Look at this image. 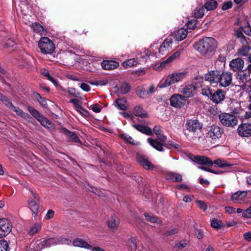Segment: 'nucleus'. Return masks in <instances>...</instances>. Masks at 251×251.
Segmentation results:
<instances>
[{"instance_id":"nucleus-1","label":"nucleus","mask_w":251,"mask_h":251,"mask_svg":"<svg viewBox=\"0 0 251 251\" xmlns=\"http://www.w3.org/2000/svg\"><path fill=\"white\" fill-rule=\"evenodd\" d=\"M194 48L201 55L209 58L217 48V42L212 37H205L195 44Z\"/></svg>"},{"instance_id":"nucleus-2","label":"nucleus","mask_w":251,"mask_h":251,"mask_svg":"<svg viewBox=\"0 0 251 251\" xmlns=\"http://www.w3.org/2000/svg\"><path fill=\"white\" fill-rule=\"evenodd\" d=\"M187 73L185 71L170 74L165 80L160 83V88H164L176 83L184 78Z\"/></svg>"},{"instance_id":"nucleus-3","label":"nucleus","mask_w":251,"mask_h":251,"mask_svg":"<svg viewBox=\"0 0 251 251\" xmlns=\"http://www.w3.org/2000/svg\"><path fill=\"white\" fill-rule=\"evenodd\" d=\"M202 125L197 120H187L185 125L186 130L190 132L193 133V136H189V133L185 132V135L189 140H192L194 138H197V132L201 131Z\"/></svg>"},{"instance_id":"nucleus-4","label":"nucleus","mask_w":251,"mask_h":251,"mask_svg":"<svg viewBox=\"0 0 251 251\" xmlns=\"http://www.w3.org/2000/svg\"><path fill=\"white\" fill-rule=\"evenodd\" d=\"M38 47L41 52L44 54H51L54 50V44L48 37H42L38 42Z\"/></svg>"},{"instance_id":"nucleus-5","label":"nucleus","mask_w":251,"mask_h":251,"mask_svg":"<svg viewBox=\"0 0 251 251\" xmlns=\"http://www.w3.org/2000/svg\"><path fill=\"white\" fill-rule=\"evenodd\" d=\"M157 138L156 139L149 138L148 139V142L153 148L159 151H164L163 147H166L165 142L166 141L167 137L162 133L157 135Z\"/></svg>"},{"instance_id":"nucleus-6","label":"nucleus","mask_w":251,"mask_h":251,"mask_svg":"<svg viewBox=\"0 0 251 251\" xmlns=\"http://www.w3.org/2000/svg\"><path fill=\"white\" fill-rule=\"evenodd\" d=\"M219 118L222 124L227 127H233L238 123L237 117L229 113H221L219 115Z\"/></svg>"},{"instance_id":"nucleus-7","label":"nucleus","mask_w":251,"mask_h":251,"mask_svg":"<svg viewBox=\"0 0 251 251\" xmlns=\"http://www.w3.org/2000/svg\"><path fill=\"white\" fill-rule=\"evenodd\" d=\"M12 230V224L5 218L0 219V238L7 235Z\"/></svg>"},{"instance_id":"nucleus-8","label":"nucleus","mask_w":251,"mask_h":251,"mask_svg":"<svg viewBox=\"0 0 251 251\" xmlns=\"http://www.w3.org/2000/svg\"><path fill=\"white\" fill-rule=\"evenodd\" d=\"M171 105L176 108H180L185 105L186 99L180 94H174L170 99Z\"/></svg>"},{"instance_id":"nucleus-9","label":"nucleus","mask_w":251,"mask_h":251,"mask_svg":"<svg viewBox=\"0 0 251 251\" xmlns=\"http://www.w3.org/2000/svg\"><path fill=\"white\" fill-rule=\"evenodd\" d=\"M232 80V74L230 72H223L220 73L218 83L221 87H226L229 86Z\"/></svg>"},{"instance_id":"nucleus-10","label":"nucleus","mask_w":251,"mask_h":251,"mask_svg":"<svg viewBox=\"0 0 251 251\" xmlns=\"http://www.w3.org/2000/svg\"><path fill=\"white\" fill-rule=\"evenodd\" d=\"M237 132L241 137H249L251 136V124L249 123L240 124L237 128Z\"/></svg>"},{"instance_id":"nucleus-11","label":"nucleus","mask_w":251,"mask_h":251,"mask_svg":"<svg viewBox=\"0 0 251 251\" xmlns=\"http://www.w3.org/2000/svg\"><path fill=\"white\" fill-rule=\"evenodd\" d=\"M224 132V130L221 127L213 125L207 133V136L213 140H217L220 138Z\"/></svg>"},{"instance_id":"nucleus-12","label":"nucleus","mask_w":251,"mask_h":251,"mask_svg":"<svg viewBox=\"0 0 251 251\" xmlns=\"http://www.w3.org/2000/svg\"><path fill=\"white\" fill-rule=\"evenodd\" d=\"M74 54L70 52L65 51L57 54V58L60 62L65 65H69L74 60Z\"/></svg>"},{"instance_id":"nucleus-13","label":"nucleus","mask_w":251,"mask_h":251,"mask_svg":"<svg viewBox=\"0 0 251 251\" xmlns=\"http://www.w3.org/2000/svg\"><path fill=\"white\" fill-rule=\"evenodd\" d=\"M220 72L217 70L211 71L206 74L205 79L211 84H218L219 81Z\"/></svg>"},{"instance_id":"nucleus-14","label":"nucleus","mask_w":251,"mask_h":251,"mask_svg":"<svg viewBox=\"0 0 251 251\" xmlns=\"http://www.w3.org/2000/svg\"><path fill=\"white\" fill-rule=\"evenodd\" d=\"M136 159L137 162L146 170H151L154 168V166L149 161L147 157L145 155L137 154Z\"/></svg>"},{"instance_id":"nucleus-15","label":"nucleus","mask_w":251,"mask_h":251,"mask_svg":"<svg viewBox=\"0 0 251 251\" xmlns=\"http://www.w3.org/2000/svg\"><path fill=\"white\" fill-rule=\"evenodd\" d=\"M244 66V61L241 58H237L232 59L229 63L230 69L234 72H240L242 71Z\"/></svg>"},{"instance_id":"nucleus-16","label":"nucleus","mask_w":251,"mask_h":251,"mask_svg":"<svg viewBox=\"0 0 251 251\" xmlns=\"http://www.w3.org/2000/svg\"><path fill=\"white\" fill-rule=\"evenodd\" d=\"M246 191H238L233 194L231 200L235 203H241L246 201Z\"/></svg>"},{"instance_id":"nucleus-17","label":"nucleus","mask_w":251,"mask_h":251,"mask_svg":"<svg viewBox=\"0 0 251 251\" xmlns=\"http://www.w3.org/2000/svg\"><path fill=\"white\" fill-rule=\"evenodd\" d=\"M210 99L213 103L218 104L225 99V93L222 89H218L212 93Z\"/></svg>"},{"instance_id":"nucleus-18","label":"nucleus","mask_w":251,"mask_h":251,"mask_svg":"<svg viewBox=\"0 0 251 251\" xmlns=\"http://www.w3.org/2000/svg\"><path fill=\"white\" fill-rule=\"evenodd\" d=\"M173 39L171 38L166 39L159 48V52L162 55L166 54V52L172 49Z\"/></svg>"},{"instance_id":"nucleus-19","label":"nucleus","mask_w":251,"mask_h":251,"mask_svg":"<svg viewBox=\"0 0 251 251\" xmlns=\"http://www.w3.org/2000/svg\"><path fill=\"white\" fill-rule=\"evenodd\" d=\"M62 130L63 133L65 135L68 141L81 143V141L75 132L69 130L65 128H62Z\"/></svg>"},{"instance_id":"nucleus-20","label":"nucleus","mask_w":251,"mask_h":251,"mask_svg":"<svg viewBox=\"0 0 251 251\" xmlns=\"http://www.w3.org/2000/svg\"><path fill=\"white\" fill-rule=\"evenodd\" d=\"M196 86L193 84L186 85L183 89V96L186 98H191L194 96L195 93Z\"/></svg>"},{"instance_id":"nucleus-21","label":"nucleus","mask_w":251,"mask_h":251,"mask_svg":"<svg viewBox=\"0 0 251 251\" xmlns=\"http://www.w3.org/2000/svg\"><path fill=\"white\" fill-rule=\"evenodd\" d=\"M101 66L104 70H110L118 68L119 63L113 60H104L101 63Z\"/></svg>"},{"instance_id":"nucleus-22","label":"nucleus","mask_w":251,"mask_h":251,"mask_svg":"<svg viewBox=\"0 0 251 251\" xmlns=\"http://www.w3.org/2000/svg\"><path fill=\"white\" fill-rule=\"evenodd\" d=\"M37 245L40 249L50 248L52 246L56 245L55 238L54 237L45 239L40 242Z\"/></svg>"},{"instance_id":"nucleus-23","label":"nucleus","mask_w":251,"mask_h":251,"mask_svg":"<svg viewBox=\"0 0 251 251\" xmlns=\"http://www.w3.org/2000/svg\"><path fill=\"white\" fill-rule=\"evenodd\" d=\"M10 110L15 112L17 115L27 121H30V120H32L31 116L29 114L25 112L23 110L18 107L13 105Z\"/></svg>"},{"instance_id":"nucleus-24","label":"nucleus","mask_w":251,"mask_h":251,"mask_svg":"<svg viewBox=\"0 0 251 251\" xmlns=\"http://www.w3.org/2000/svg\"><path fill=\"white\" fill-rule=\"evenodd\" d=\"M194 161L198 164L205 165H212L213 162L209 158L204 156H195Z\"/></svg>"},{"instance_id":"nucleus-25","label":"nucleus","mask_w":251,"mask_h":251,"mask_svg":"<svg viewBox=\"0 0 251 251\" xmlns=\"http://www.w3.org/2000/svg\"><path fill=\"white\" fill-rule=\"evenodd\" d=\"M132 126L138 131L147 135H151L152 134L151 129L148 126L140 124H133Z\"/></svg>"},{"instance_id":"nucleus-26","label":"nucleus","mask_w":251,"mask_h":251,"mask_svg":"<svg viewBox=\"0 0 251 251\" xmlns=\"http://www.w3.org/2000/svg\"><path fill=\"white\" fill-rule=\"evenodd\" d=\"M188 34L187 29L181 28L175 32V38L178 41L184 39Z\"/></svg>"},{"instance_id":"nucleus-27","label":"nucleus","mask_w":251,"mask_h":251,"mask_svg":"<svg viewBox=\"0 0 251 251\" xmlns=\"http://www.w3.org/2000/svg\"><path fill=\"white\" fill-rule=\"evenodd\" d=\"M73 246L75 247H78L84 248L87 249L92 250V247L91 245L88 244L85 241L80 238H76L73 241Z\"/></svg>"},{"instance_id":"nucleus-28","label":"nucleus","mask_w":251,"mask_h":251,"mask_svg":"<svg viewBox=\"0 0 251 251\" xmlns=\"http://www.w3.org/2000/svg\"><path fill=\"white\" fill-rule=\"evenodd\" d=\"M114 105L117 108L122 110H126L127 108V101L125 98H119L115 100Z\"/></svg>"},{"instance_id":"nucleus-29","label":"nucleus","mask_w":251,"mask_h":251,"mask_svg":"<svg viewBox=\"0 0 251 251\" xmlns=\"http://www.w3.org/2000/svg\"><path fill=\"white\" fill-rule=\"evenodd\" d=\"M119 219L115 215L111 216L108 221L109 227L112 230L116 229L119 225Z\"/></svg>"},{"instance_id":"nucleus-30","label":"nucleus","mask_w":251,"mask_h":251,"mask_svg":"<svg viewBox=\"0 0 251 251\" xmlns=\"http://www.w3.org/2000/svg\"><path fill=\"white\" fill-rule=\"evenodd\" d=\"M55 238V242L56 243V245L59 244H65L67 245H69L71 244L72 241L71 240L66 237L64 236H57L54 237Z\"/></svg>"},{"instance_id":"nucleus-31","label":"nucleus","mask_w":251,"mask_h":251,"mask_svg":"<svg viewBox=\"0 0 251 251\" xmlns=\"http://www.w3.org/2000/svg\"><path fill=\"white\" fill-rule=\"evenodd\" d=\"M236 36L239 40L242 43V46L249 45V42L250 39L249 38L246 37L243 32L240 30H238L236 32Z\"/></svg>"},{"instance_id":"nucleus-32","label":"nucleus","mask_w":251,"mask_h":251,"mask_svg":"<svg viewBox=\"0 0 251 251\" xmlns=\"http://www.w3.org/2000/svg\"><path fill=\"white\" fill-rule=\"evenodd\" d=\"M136 94L142 99L148 98L147 89L144 86H138L136 89Z\"/></svg>"},{"instance_id":"nucleus-33","label":"nucleus","mask_w":251,"mask_h":251,"mask_svg":"<svg viewBox=\"0 0 251 251\" xmlns=\"http://www.w3.org/2000/svg\"><path fill=\"white\" fill-rule=\"evenodd\" d=\"M133 114L137 117H139L141 118H146L147 117V112L140 106H136L134 107L133 111Z\"/></svg>"},{"instance_id":"nucleus-34","label":"nucleus","mask_w":251,"mask_h":251,"mask_svg":"<svg viewBox=\"0 0 251 251\" xmlns=\"http://www.w3.org/2000/svg\"><path fill=\"white\" fill-rule=\"evenodd\" d=\"M38 203L33 200L32 198L30 199L28 201V207L32 212L33 214H36L38 211L39 205Z\"/></svg>"},{"instance_id":"nucleus-35","label":"nucleus","mask_w":251,"mask_h":251,"mask_svg":"<svg viewBox=\"0 0 251 251\" xmlns=\"http://www.w3.org/2000/svg\"><path fill=\"white\" fill-rule=\"evenodd\" d=\"M166 178L172 181L180 182L182 180V176L178 174L170 172L167 174Z\"/></svg>"},{"instance_id":"nucleus-36","label":"nucleus","mask_w":251,"mask_h":251,"mask_svg":"<svg viewBox=\"0 0 251 251\" xmlns=\"http://www.w3.org/2000/svg\"><path fill=\"white\" fill-rule=\"evenodd\" d=\"M217 2L215 0H207L204 4V8L207 10H213L217 8Z\"/></svg>"},{"instance_id":"nucleus-37","label":"nucleus","mask_w":251,"mask_h":251,"mask_svg":"<svg viewBox=\"0 0 251 251\" xmlns=\"http://www.w3.org/2000/svg\"><path fill=\"white\" fill-rule=\"evenodd\" d=\"M31 27L34 32L37 33H40L41 34H45L46 30L44 29V27L39 23H34L32 24Z\"/></svg>"},{"instance_id":"nucleus-38","label":"nucleus","mask_w":251,"mask_h":251,"mask_svg":"<svg viewBox=\"0 0 251 251\" xmlns=\"http://www.w3.org/2000/svg\"><path fill=\"white\" fill-rule=\"evenodd\" d=\"M250 49L251 48L249 47V45L242 46V47L239 49L238 51V54L241 56H247Z\"/></svg>"},{"instance_id":"nucleus-39","label":"nucleus","mask_w":251,"mask_h":251,"mask_svg":"<svg viewBox=\"0 0 251 251\" xmlns=\"http://www.w3.org/2000/svg\"><path fill=\"white\" fill-rule=\"evenodd\" d=\"M37 120L43 126L47 128H50V126L51 124V123L48 120V119L42 114L38 119H37Z\"/></svg>"},{"instance_id":"nucleus-40","label":"nucleus","mask_w":251,"mask_h":251,"mask_svg":"<svg viewBox=\"0 0 251 251\" xmlns=\"http://www.w3.org/2000/svg\"><path fill=\"white\" fill-rule=\"evenodd\" d=\"M138 63L137 59L131 58L128 59L123 63V66L125 67H131L132 66H136Z\"/></svg>"},{"instance_id":"nucleus-41","label":"nucleus","mask_w":251,"mask_h":251,"mask_svg":"<svg viewBox=\"0 0 251 251\" xmlns=\"http://www.w3.org/2000/svg\"><path fill=\"white\" fill-rule=\"evenodd\" d=\"M41 228V225L39 223H36L30 228L28 233L30 235L33 236L40 231Z\"/></svg>"},{"instance_id":"nucleus-42","label":"nucleus","mask_w":251,"mask_h":251,"mask_svg":"<svg viewBox=\"0 0 251 251\" xmlns=\"http://www.w3.org/2000/svg\"><path fill=\"white\" fill-rule=\"evenodd\" d=\"M201 94L203 96L210 98L212 94V91L208 86H201Z\"/></svg>"},{"instance_id":"nucleus-43","label":"nucleus","mask_w":251,"mask_h":251,"mask_svg":"<svg viewBox=\"0 0 251 251\" xmlns=\"http://www.w3.org/2000/svg\"><path fill=\"white\" fill-rule=\"evenodd\" d=\"M204 8L202 6H199L194 10V16L197 18H201L204 15Z\"/></svg>"},{"instance_id":"nucleus-44","label":"nucleus","mask_w":251,"mask_h":251,"mask_svg":"<svg viewBox=\"0 0 251 251\" xmlns=\"http://www.w3.org/2000/svg\"><path fill=\"white\" fill-rule=\"evenodd\" d=\"M136 240L137 239L135 237H132L128 241V245L131 251H135L136 250Z\"/></svg>"},{"instance_id":"nucleus-45","label":"nucleus","mask_w":251,"mask_h":251,"mask_svg":"<svg viewBox=\"0 0 251 251\" xmlns=\"http://www.w3.org/2000/svg\"><path fill=\"white\" fill-rule=\"evenodd\" d=\"M215 164L221 168H225L226 167H229L232 165L228 163L226 161L222 160L220 159H217L213 162V164Z\"/></svg>"},{"instance_id":"nucleus-46","label":"nucleus","mask_w":251,"mask_h":251,"mask_svg":"<svg viewBox=\"0 0 251 251\" xmlns=\"http://www.w3.org/2000/svg\"><path fill=\"white\" fill-rule=\"evenodd\" d=\"M27 110L30 112L31 115L36 120H37V119H38L39 117L42 115L33 107L30 105L27 106Z\"/></svg>"},{"instance_id":"nucleus-47","label":"nucleus","mask_w":251,"mask_h":251,"mask_svg":"<svg viewBox=\"0 0 251 251\" xmlns=\"http://www.w3.org/2000/svg\"><path fill=\"white\" fill-rule=\"evenodd\" d=\"M240 88L249 94V91L251 90V79H248L245 83L244 82L243 84H241Z\"/></svg>"},{"instance_id":"nucleus-48","label":"nucleus","mask_w":251,"mask_h":251,"mask_svg":"<svg viewBox=\"0 0 251 251\" xmlns=\"http://www.w3.org/2000/svg\"><path fill=\"white\" fill-rule=\"evenodd\" d=\"M131 87L130 85L127 83H124L121 86L119 91L123 94H125L130 91Z\"/></svg>"},{"instance_id":"nucleus-49","label":"nucleus","mask_w":251,"mask_h":251,"mask_svg":"<svg viewBox=\"0 0 251 251\" xmlns=\"http://www.w3.org/2000/svg\"><path fill=\"white\" fill-rule=\"evenodd\" d=\"M120 137L121 138L124 139L126 143H128L132 145H137V143L134 142V140L132 137L126 134H120Z\"/></svg>"},{"instance_id":"nucleus-50","label":"nucleus","mask_w":251,"mask_h":251,"mask_svg":"<svg viewBox=\"0 0 251 251\" xmlns=\"http://www.w3.org/2000/svg\"><path fill=\"white\" fill-rule=\"evenodd\" d=\"M211 226L215 228H219L222 226V222L216 219H213L211 220Z\"/></svg>"},{"instance_id":"nucleus-51","label":"nucleus","mask_w":251,"mask_h":251,"mask_svg":"<svg viewBox=\"0 0 251 251\" xmlns=\"http://www.w3.org/2000/svg\"><path fill=\"white\" fill-rule=\"evenodd\" d=\"M146 220L152 223H156L157 222V218L153 216L152 214L147 213L145 215Z\"/></svg>"},{"instance_id":"nucleus-52","label":"nucleus","mask_w":251,"mask_h":251,"mask_svg":"<svg viewBox=\"0 0 251 251\" xmlns=\"http://www.w3.org/2000/svg\"><path fill=\"white\" fill-rule=\"evenodd\" d=\"M8 244L6 240H0V251H8Z\"/></svg>"},{"instance_id":"nucleus-53","label":"nucleus","mask_w":251,"mask_h":251,"mask_svg":"<svg viewBox=\"0 0 251 251\" xmlns=\"http://www.w3.org/2000/svg\"><path fill=\"white\" fill-rule=\"evenodd\" d=\"M1 101L4 103V104L10 109H11L12 107L13 106L12 103L10 101L9 99H8L5 96H3Z\"/></svg>"},{"instance_id":"nucleus-54","label":"nucleus","mask_w":251,"mask_h":251,"mask_svg":"<svg viewBox=\"0 0 251 251\" xmlns=\"http://www.w3.org/2000/svg\"><path fill=\"white\" fill-rule=\"evenodd\" d=\"M239 30L242 31V32H244L248 36H251V27L248 25L245 26L244 27H241Z\"/></svg>"},{"instance_id":"nucleus-55","label":"nucleus","mask_w":251,"mask_h":251,"mask_svg":"<svg viewBox=\"0 0 251 251\" xmlns=\"http://www.w3.org/2000/svg\"><path fill=\"white\" fill-rule=\"evenodd\" d=\"M76 110L83 116L88 117L89 115L88 112L83 109L81 105H77Z\"/></svg>"},{"instance_id":"nucleus-56","label":"nucleus","mask_w":251,"mask_h":251,"mask_svg":"<svg viewBox=\"0 0 251 251\" xmlns=\"http://www.w3.org/2000/svg\"><path fill=\"white\" fill-rule=\"evenodd\" d=\"M196 202L198 204V207L200 209L203 210L204 211H206V210L207 208V206L206 204V203L204 202V201H197Z\"/></svg>"},{"instance_id":"nucleus-57","label":"nucleus","mask_w":251,"mask_h":251,"mask_svg":"<svg viewBox=\"0 0 251 251\" xmlns=\"http://www.w3.org/2000/svg\"><path fill=\"white\" fill-rule=\"evenodd\" d=\"M196 20H192L189 22L187 24V28L190 29H193L196 27Z\"/></svg>"},{"instance_id":"nucleus-58","label":"nucleus","mask_w":251,"mask_h":251,"mask_svg":"<svg viewBox=\"0 0 251 251\" xmlns=\"http://www.w3.org/2000/svg\"><path fill=\"white\" fill-rule=\"evenodd\" d=\"M232 6V2L231 1H228L223 4L222 9L223 10H226L231 8Z\"/></svg>"},{"instance_id":"nucleus-59","label":"nucleus","mask_w":251,"mask_h":251,"mask_svg":"<svg viewBox=\"0 0 251 251\" xmlns=\"http://www.w3.org/2000/svg\"><path fill=\"white\" fill-rule=\"evenodd\" d=\"M176 57L174 56V54H172L171 56H170L165 61L161 62L160 64V66L165 67V65L167 63H169L171 62L173 59L176 58Z\"/></svg>"},{"instance_id":"nucleus-60","label":"nucleus","mask_w":251,"mask_h":251,"mask_svg":"<svg viewBox=\"0 0 251 251\" xmlns=\"http://www.w3.org/2000/svg\"><path fill=\"white\" fill-rule=\"evenodd\" d=\"M242 215L244 217L246 218H250L251 217V205L245 211L243 212Z\"/></svg>"},{"instance_id":"nucleus-61","label":"nucleus","mask_w":251,"mask_h":251,"mask_svg":"<svg viewBox=\"0 0 251 251\" xmlns=\"http://www.w3.org/2000/svg\"><path fill=\"white\" fill-rule=\"evenodd\" d=\"M91 109L95 112L99 113L101 111V107L98 104H93L90 106Z\"/></svg>"},{"instance_id":"nucleus-62","label":"nucleus","mask_w":251,"mask_h":251,"mask_svg":"<svg viewBox=\"0 0 251 251\" xmlns=\"http://www.w3.org/2000/svg\"><path fill=\"white\" fill-rule=\"evenodd\" d=\"M68 93L69 94L74 96V97H78L79 96V93L76 92L75 89L73 88H70L68 89Z\"/></svg>"},{"instance_id":"nucleus-63","label":"nucleus","mask_w":251,"mask_h":251,"mask_svg":"<svg viewBox=\"0 0 251 251\" xmlns=\"http://www.w3.org/2000/svg\"><path fill=\"white\" fill-rule=\"evenodd\" d=\"M153 132L157 135L162 133L161 127L159 126L156 125L153 128Z\"/></svg>"},{"instance_id":"nucleus-64","label":"nucleus","mask_w":251,"mask_h":251,"mask_svg":"<svg viewBox=\"0 0 251 251\" xmlns=\"http://www.w3.org/2000/svg\"><path fill=\"white\" fill-rule=\"evenodd\" d=\"M186 243L185 241H181L178 244H176L175 246L176 248H177V249L180 250L182 249L183 248H185L186 246Z\"/></svg>"}]
</instances>
